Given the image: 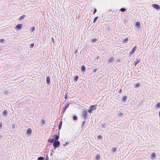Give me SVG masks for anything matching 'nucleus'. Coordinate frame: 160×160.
Masks as SVG:
<instances>
[{
    "label": "nucleus",
    "instance_id": "58836bf2",
    "mask_svg": "<svg viewBox=\"0 0 160 160\" xmlns=\"http://www.w3.org/2000/svg\"><path fill=\"white\" fill-rule=\"evenodd\" d=\"M44 158L42 157H39L38 158V160H43Z\"/></svg>",
    "mask_w": 160,
    "mask_h": 160
},
{
    "label": "nucleus",
    "instance_id": "423d86ee",
    "mask_svg": "<svg viewBox=\"0 0 160 160\" xmlns=\"http://www.w3.org/2000/svg\"><path fill=\"white\" fill-rule=\"evenodd\" d=\"M136 46H135L132 49V50L129 52V55L131 56L133 54L137 49Z\"/></svg>",
    "mask_w": 160,
    "mask_h": 160
},
{
    "label": "nucleus",
    "instance_id": "0eeeda50",
    "mask_svg": "<svg viewBox=\"0 0 160 160\" xmlns=\"http://www.w3.org/2000/svg\"><path fill=\"white\" fill-rule=\"evenodd\" d=\"M135 26L136 27H137V28L140 30L141 28L140 23L138 21L136 22L135 24Z\"/></svg>",
    "mask_w": 160,
    "mask_h": 160
},
{
    "label": "nucleus",
    "instance_id": "4468645a",
    "mask_svg": "<svg viewBox=\"0 0 160 160\" xmlns=\"http://www.w3.org/2000/svg\"><path fill=\"white\" fill-rule=\"evenodd\" d=\"M58 135L55 134L54 136V138H54V140L56 139V140H58V139H59V131H58Z\"/></svg>",
    "mask_w": 160,
    "mask_h": 160
},
{
    "label": "nucleus",
    "instance_id": "13d9d810",
    "mask_svg": "<svg viewBox=\"0 0 160 160\" xmlns=\"http://www.w3.org/2000/svg\"><path fill=\"white\" fill-rule=\"evenodd\" d=\"M68 92H67L66 93V94H67V95H68Z\"/></svg>",
    "mask_w": 160,
    "mask_h": 160
},
{
    "label": "nucleus",
    "instance_id": "864d4df0",
    "mask_svg": "<svg viewBox=\"0 0 160 160\" xmlns=\"http://www.w3.org/2000/svg\"><path fill=\"white\" fill-rule=\"evenodd\" d=\"M77 52V50H75V52H74V54H76Z\"/></svg>",
    "mask_w": 160,
    "mask_h": 160
},
{
    "label": "nucleus",
    "instance_id": "052dcab7",
    "mask_svg": "<svg viewBox=\"0 0 160 160\" xmlns=\"http://www.w3.org/2000/svg\"><path fill=\"white\" fill-rule=\"evenodd\" d=\"M159 115L160 117V111L159 112Z\"/></svg>",
    "mask_w": 160,
    "mask_h": 160
},
{
    "label": "nucleus",
    "instance_id": "7c9ffc66",
    "mask_svg": "<svg viewBox=\"0 0 160 160\" xmlns=\"http://www.w3.org/2000/svg\"><path fill=\"white\" fill-rule=\"evenodd\" d=\"M67 108H65L64 107H63L62 108V113L64 114Z\"/></svg>",
    "mask_w": 160,
    "mask_h": 160
},
{
    "label": "nucleus",
    "instance_id": "473e14b6",
    "mask_svg": "<svg viewBox=\"0 0 160 160\" xmlns=\"http://www.w3.org/2000/svg\"><path fill=\"white\" fill-rule=\"evenodd\" d=\"M69 105V103H68V102H66L65 104L64 107L67 109Z\"/></svg>",
    "mask_w": 160,
    "mask_h": 160
},
{
    "label": "nucleus",
    "instance_id": "4be33fe9",
    "mask_svg": "<svg viewBox=\"0 0 160 160\" xmlns=\"http://www.w3.org/2000/svg\"><path fill=\"white\" fill-rule=\"evenodd\" d=\"M140 85L141 84L140 83H137L134 84V87L135 88H138Z\"/></svg>",
    "mask_w": 160,
    "mask_h": 160
},
{
    "label": "nucleus",
    "instance_id": "412c9836",
    "mask_svg": "<svg viewBox=\"0 0 160 160\" xmlns=\"http://www.w3.org/2000/svg\"><path fill=\"white\" fill-rule=\"evenodd\" d=\"M128 38H125L123 39L122 43H126L128 41Z\"/></svg>",
    "mask_w": 160,
    "mask_h": 160
},
{
    "label": "nucleus",
    "instance_id": "6ab92c4d",
    "mask_svg": "<svg viewBox=\"0 0 160 160\" xmlns=\"http://www.w3.org/2000/svg\"><path fill=\"white\" fill-rule=\"evenodd\" d=\"M101 158L99 154H97L95 157V160H100Z\"/></svg>",
    "mask_w": 160,
    "mask_h": 160
},
{
    "label": "nucleus",
    "instance_id": "603ef678",
    "mask_svg": "<svg viewBox=\"0 0 160 160\" xmlns=\"http://www.w3.org/2000/svg\"><path fill=\"white\" fill-rule=\"evenodd\" d=\"M97 69H98L97 68H95V69H94L93 72H96L97 71Z\"/></svg>",
    "mask_w": 160,
    "mask_h": 160
},
{
    "label": "nucleus",
    "instance_id": "5701e85b",
    "mask_svg": "<svg viewBox=\"0 0 160 160\" xmlns=\"http://www.w3.org/2000/svg\"><path fill=\"white\" fill-rule=\"evenodd\" d=\"M54 140V138H50L48 139V142H50L51 143H53V142H53Z\"/></svg>",
    "mask_w": 160,
    "mask_h": 160
},
{
    "label": "nucleus",
    "instance_id": "6e6d98bb",
    "mask_svg": "<svg viewBox=\"0 0 160 160\" xmlns=\"http://www.w3.org/2000/svg\"><path fill=\"white\" fill-rule=\"evenodd\" d=\"M2 137V135H0V138H1Z\"/></svg>",
    "mask_w": 160,
    "mask_h": 160
},
{
    "label": "nucleus",
    "instance_id": "c9c22d12",
    "mask_svg": "<svg viewBox=\"0 0 160 160\" xmlns=\"http://www.w3.org/2000/svg\"><path fill=\"white\" fill-rule=\"evenodd\" d=\"M3 92L4 94L8 95L9 91L7 90H4L3 91Z\"/></svg>",
    "mask_w": 160,
    "mask_h": 160
},
{
    "label": "nucleus",
    "instance_id": "393cba45",
    "mask_svg": "<svg viewBox=\"0 0 160 160\" xmlns=\"http://www.w3.org/2000/svg\"><path fill=\"white\" fill-rule=\"evenodd\" d=\"M35 30V28L34 26H32L31 27V28L30 30V32H32Z\"/></svg>",
    "mask_w": 160,
    "mask_h": 160
},
{
    "label": "nucleus",
    "instance_id": "bf43d9fd",
    "mask_svg": "<svg viewBox=\"0 0 160 160\" xmlns=\"http://www.w3.org/2000/svg\"><path fill=\"white\" fill-rule=\"evenodd\" d=\"M52 152H54V151H53V150L52 149Z\"/></svg>",
    "mask_w": 160,
    "mask_h": 160
},
{
    "label": "nucleus",
    "instance_id": "ddd939ff",
    "mask_svg": "<svg viewBox=\"0 0 160 160\" xmlns=\"http://www.w3.org/2000/svg\"><path fill=\"white\" fill-rule=\"evenodd\" d=\"M81 71L82 73L86 71V67L84 65H82L81 67Z\"/></svg>",
    "mask_w": 160,
    "mask_h": 160
},
{
    "label": "nucleus",
    "instance_id": "dca6fc26",
    "mask_svg": "<svg viewBox=\"0 0 160 160\" xmlns=\"http://www.w3.org/2000/svg\"><path fill=\"white\" fill-rule=\"evenodd\" d=\"M140 59H138L136 60L135 61L133 62V64L135 65V66H136L140 62Z\"/></svg>",
    "mask_w": 160,
    "mask_h": 160
},
{
    "label": "nucleus",
    "instance_id": "79ce46f5",
    "mask_svg": "<svg viewBox=\"0 0 160 160\" xmlns=\"http://www.w3.org/2000/svg\"><path fill=\"white\" fill-rule=\"evenodd\" d=\"M123 113L122 112H120L118 114V115L120 117H122L123 115Z\"/></svg>",
    "mask_w": 160,
    "mask_h": 160
},
{
    "label": "nucleus",
    "instance_id": "2f4dec72",
    "mask_svg": "<svg viewBox=\"0 0 160 160\" xmlns=\"http://www.w3.org/2000/svg\"><path fill=\"white\" fill-rule=\"evenodd\" d=\"M126 9L125 8H121L120 9V11L121 12H125V11H126Z\"/></svg>",
    "mask_w": 160,
    "mask_h": 160
},
{
    "label": "nucleus",
    "instance_id": "6e6552de",
    "mask_svg": "<svg viewBox=\"0 0 160 160\" xmlns=\"http://www.w3.org/2000/svg\"><path fill=\"white\" fill-rule=\"evenodd\" d=\"M32 133V130L31 128H29L27 130L26 134L28 136H30Z\"/></svg>",
    "mask_w": 160,
    "mask_h": 160
},
{
    "label": "nucleus",
    "instance_id": "f257e3e1",
    "mask_svg": "<svg viewBox=\"0 0 160 160\" xmlns=\"http://www.w3.org/2000/svg\"><path fill=\"white\" fill-rule=\"evenodd\" d=\"M97 106V104L90 106L88 109V112L91 114L92 113L93 111L95 110L96 109Z\"/></svg>",
    "mask_w": 160,
    "mask_h": 160
},
{
    "label": "nucleus",
    "instance_id": "c756f323",
    "mask_svg": "<svg viewBox=\"0 0 160 160\" xmlns=\"http://www.w3.org/2000/svg\"><path fill=\"white\" fill-rule=\"evenodd\" d=\"M156 108L159 109L160 108V102L158 103L156 105Z\"/></svg>",
    "mask_w": 160,
    "mask_h": 160
},
{
    "label": "nucleus",
    "instance_id": "c03bdc74",
    "mask_svg": "<svg viewBox=\"0 0 160 160\" xmlns=\"http://www.w3.org/2000/svg\"><path fill=\"white\" fill-rule=\"evenodd\" d=\"M68 144H69V142H65V144H64L63 145V147H65V146H66V145H68Z\"/></svg>",
    "mask_w": 160,
    "mask_h": 160
},
{
    "label": "nucleus",
    "instance_id": "a878e982",
    "mask_svg": "<svg viewBox=\"0 0 160 160\" xmlns=\"http://www.w3.org/2000/svg\"><path fill=\"white\" fill-rule=\"evenodd\" d=\"M117 148L116 147H113L112 148L111 152H115L117 150Z\"/></svg>",
    "mask_w": 160,
    "mask_h": 160
},
{
    "label": "nucleus",
    "instance_id": "9d476101",
    "mask_svg": "<svg viewBox=\"0 0 160 160\" xmlns=\"http://www.w3.org/2000/svg\"><path fill=\"white\" fill-rule=\"evenodd\" d=\"M157 157V155L156 153L153 152L151 155L150 158L152 159H155Z\"/></svg>",
    "mask_w": 160,
    "mask_h": 160
},
{
    "label": "nucleus",
    "instance_id": "c85d7f7f",
    "mask_svg": "<svg viewBox=\"0 0 160 160\" xmlns=\"http://www.w3.org/2000/svg\"><path fill=\"white\" fill-rule=\"evenodd\" d=\"M113 59L114 58L113 57H111L108 61L110 63H111L113 62Z\"/></svg>",
    "mask_w": 160,
    "mask_h": 160
},
{
    "label": "nucleus",
    "instance_id": "20e7f679",
    "mask_svg": "<svg viewBox=\"0 0 160 160\" xmlns=\"http://www.w3.org/2000/svg\"><path fill=\"white\" fill-rule=\"evenodd\" d=\"M151 6L153 8L157 11L160 10V5L157 4H152Z\"/></svg>",
    "mask_w": 160,
    "mask_h": 160
},
{
    "label": "nucleus",
    "instance_id": "f03ea898",
    "mask_svg": "<svg viewBox=\"0 0 160 160\" xmlns=\"http://www.w3.org/2000/svg\"><path fill=\"white\" fill-rule=\"evenodd\" d=\"M60 142L59 140H55L53 143V148L54 150L57 148H59L60 146Z\"/></svg>",
    "mask_w": 160,
    "mask_h": 160
},
{
    "label": "nucleus",
    "instance_id": "39448f33",
    "mask_svg": "<svg viewBox=\"0 0 160 160\" xmlns=\"http://www.w3.org/2000/svg\"><path fill=\"white\" fill-rule=\"evenodd\" d=\"M22 27V24H18L16 26L15 29L17 31H19Z\"/></svg>",
    "mask_w": 160,
    "mask_h": 160
},
{
    "label": "nucleus",
    "instance_id": "09e8293b",
    "mask_svg": "<svg viewBox=\"0 0 160 160\" xmlns=\"http://www.w3.org/2000/svg\"><path fill=\"white\" fill-rule=\"evenodd\" d=\"M73 102V101H71L70 102L68 103H69V105L70 104H72V103H74Z\"/></svg>",
    "mask_w": 160,
    "mask_h": 160
},
{
    "label": "nucleus",
    "instance_id": "1a4fd4ad",
    "mask_svg": "<svg viewBox=\"0 0 160 160\" xmlns=\"http://www.w3.org/2000/svg\"><path fill=\"white\" fill-rule=\"evenodd\" d=\"M46 82L47 84L48 85H50L51 84L50 78L49 76H48L46 77Z\"/></svg>",
    "mask_w": 160,
    "mask_h": 160
},
{
    "label": "nucleus",
    "instance_id": "4c0bfd02",
    "mask_svg": "<svg viewBox=\"0 0 160 160\" xmlns=\"http://www.w3.org/2000/svg\"><path fill=\"white\" fill-rule=\"evenodd\" d=\"M16 126V125L15 123H14L12 124V129H14L15 128Z\"/></svg>",
    "mask_w": 160,
    "mask_h": 160
},
{
    "label": "nucleus",
    "instance_id": "3c124183",
    "mask_svg": "<svg viewBox=\"0 0 160 160\" xmlns=\"http://www.w3.org/2000/svg\"><path fill=\"white\" fill-rule=\"evenodd\" d=\"M64 98L65 99H67L68 98V95H67V94H65V96Z\"/></svg>",
    "mask_w": 160,
    "mask_h": 160
},
{
    "label": "nucleus",
    "instance_id": "9b49d317",
    "mask_svg": "<svg viewBox=\"0 0 160 160\" xmlns=\"http://www.w3.org/2000/svg\"><path fill=\"white\" fill-rule=\"evenodd\" d=\"M98 38H99L98 37V38H92L90 40V42L91 43H94L95 42L98 41Z\"/></svg>",
    "mask_w": 160,
    "mask_h": 160
},
{
    "label": "nucleus",
    "instance_id": "f3484780",
    "mask_svg": "<svg viewBox=\"0 0 160 160\" xmlns=\"http://www.w3.org/2000/svg\"><path fill=\"white\" fill-rule=\"evenodd\" d=\"M79 78V76L78 75H76L74 77L73 79V82H76Z\"/></svg>",
    "mask_w": 160,
    "mask_h": 160
},
{
    "label": "nucleus",
    "instance_id": "f8f14e48",
    "mask_svg": "<svg viewBox=\"0 0 160 160\" xmlns=\"http://www.w3.org/2000/svg\"><path fill=\"white\" fill-rule=\"evenodd\" d=\"M8 112L6 110H4L2 112V115L3 117H6L8 115Z\"/></svg>",
    "mask_w": 160,
    "mask_h": 160
},
{
    "label": "nucleus",
    "instance_id": "4d7b16f0",
    "mask_svg": "<svg viewBox=\"0 0 160 160\" xmlns=\"http://www.w3.org/2000/svg\"><path fill=\"white\" fill-rule=\"evenodd\" d=\"M50 155L51 156H52V155H53V154L52 153H51V154H50Z\"/></svg>",
    "mask_w": 160,
    "mask_h": 160
},
{
    "label": "nucleus",
    "instance_id": "680f3d73",
    "mask_svg": "<svg viewBox=\"0 0 160 160\" xmlns=\"http://www.w3.org/2000/svg\"><path fill=\"white\" fill-rule=\"evenodd\" d=\"M139 72H140V71H138V73Z\"/></svg>",
    "mask_w": 160,
    "mask_h": 160
},
{
    "label": "nucleus",
    "instance_id": "72a5a7b5",
    "mask_svg": "<svg viewBox=\"0 0 160 160\" xmlns=\"http://www.w3.org/2000/svg\"><path fill=\"white\" fill-rule=\"evenodd\" d=\"M34 43H31L30 45V48H33L34 46Z\"/></svg>",
    "mask_w": 160,
    "mask_h": 160
},
{
    "label": "nucleus",
    "instance_id": "de8ad7c7",
    "mask_svg": "<svg viewBox=\"0 0 160 160\" xmlns=\"http://www.w3.org/2000/svg\"><path fill=\"white\" fill-rule=\"evenodd\" d=\"M2 123L1 122H0V130L2 128Z\"/></svg>",
    "mask_w": 160,
    "mask_h": 160
},
{
    "label": "nucleus",
    "instance_id": "2eb2a0df",
    "mask_svg": "<svg viewBox=\"0 0 160 160\" xmlns=\"http://www.w3.org/2000/svg\"><path fill=\"white\" fill-rule=\"evenodd\" d=\"M127 98V97L126 95L123 96L122 98V102H126Z\"/></svg>",
    "mask_w": 160,
    "mask_h": 160
},
{
    "label": "nucleus",
    "instance_id": "49530a36",
    "mask_svg": "<svg viewBox=\"0 0 160 160\" xmlns=\"http://www.w3.org/2000/svg\"><path fill=\"white\" fill-rule=\"evenodd\" d=\"M122 92V90L121 89H120L118 91V93H121Z\"/></svg>",
    "mask_w": 160,
    "mask_h": 160
},
{
    "label": "nucleus",
    "instance_id": "a18cd8bd",
    "mask_svg": "<svg viewBox=\"0 0 160 160\" xmlns=\"http://www.w3.org/2000/svg\"><path fill=\"white\" fill-rule=\"evenodd\" d=\"M97 11V9L96 8H94V11H93V14H94Z\"/></svg>",
    "mask_w": 160,
    "mask_h": 160
},
{
    "label": "nucleus",
    "instance_id": "37998d69",
    "mask_svg": "<svg viewBox=\"0 0 160 160\" xmlns=\"http://www.w3.org/2000/svg\"><path fill=\"white\" fill-rule=\"evenodd\" d=\"M45 160H49V157H48V154L46 155V157L45 158Z\"/></svg>",
    "mask_w": 160,
    "mask_h": 160
},
{
    "label": "nucleus",
    "instance_id": "5fc2aeb1",
    "mask_svg": "<svg viewBox=\"0 0 160 160\" xmlns=\"http://www.w3.org/2000/svg\"><path fill=\"white\" fill-rule=\"evenodd\" d=\"M99 56H98L97 58H96V59H98L99 58Z\"/></svg>",
    "mask_w": 160,
    "mask_h": 160
},
{
    "label": "nucleus",
    "instance_id": "ea45409f",
    "mask_svg": "<svg viewBox=\"0 0 160 160\" xmlns=\"http://www.w3.org/2000/svg\"><path fill=\"white\" fill-rule=\"evenodd\" d=\"M97 138L98 139H101L102 138V137L101 135H98L97 136Z\"/></svg>",
    "mask_w": 160,
    "mask_h": 160
},
{
    "label": "nucleus",
    "instance_id": "f704fd0d",
    "mask_svg": "<svg viewBox=\"0 0 160 160\" xmlns=\"http://www.w3.org/2000/svg\"><path fill=\"white\" fill-rule=\"evenodd\" d=\"M98 18V16L95 17L94 18V20H93V23H95V22L97 20Z\"/></svg>",
    "mask_w": 160,
    "mask_h": 160
},
{
    "label": "nucleus",
    "instance_id": "a211bd4d",
    "mask_svg": "<svg viewBox=\"0 0 160 160\" xmlns=\"http://www.w3.org/2000/svg\"><path fill=\"white\" fill-rule=\"evenodd\" d=\"M86 121L85 120H84L83 121L82 124L81 125V127L82 128H86Z\"/></svg>",
    "mask_w": 160,
    "mask_h": 160
},
{
    "label": "nucleus",
    "instance_id": "b1692460",
    "mask_svg": "<svg viewBox=\"0 0 160 160\" xmlns=\"http://www.w3.org/2000/svg\"><path fill=\"white\" fill-rule=\"evenodd\" d=\"M72 119L73 121L77 120L78 119V117L77 115H74L73 116Z\"/></svg>",
    "mask_w": 160,
    "mask_h": 160
},
{
    "label": "nucleus",
    "instance_id": "bb28decb",
    "mask_svg": "<svg viewBox=\"0 0 160 160\" xmlns=\"http://www.w3.org/2000/svg\"><path fill=\"white\" fill-rule=\"evenodd\" d=\"M101 126V127L103 128H104V129L106 128L107 125H106V123H102Z\"/></svg>",
    "mask_w": 160,
    "mask_h": 160
},
{
    "label": "nucleus",
    "instance_id": "8fccbe9b",
    "mask_svg": "<svg viewBox=\"0 0 160 160\" xmlns=\"http://www.w3.org/2000/svg\"><path fill=\"white\" fill-rule=\"evenodd\" d=\"M52 41L53 43H54L55 41L54 39V38L53 37L52 38Z\"/></svg>",
    "mask_w": 160,
    "mask_h": 160
},
{
    "label": "nucleus",
    "instance_id": "cd10ccee",
    "mask_svg": "<svg viewBox=\"0 0 160 160\" xmlns=\"http://www.w3.org/2000/svg\"><path fill=\"white\" fill-rule=\"evenodd\" d=\"M25 17L26 15H23L20 16V17L19 18L18 20H22Z\"/></svg>",
    "mask_w": 160,
    "mask_h": 160
},
{
    "label": "nucleus",
    "instance_id": "a19ab883",
    "mask_svg": "<svg viewBox=\"0 0 160 160\" xmlns=\"http://www.w3.org/2000/svg\"><path fill=\"white\" fill-rule=\"evenodd\" d=\"M4 39L3 38L0 39V43H3L4 42Z\"/></svg>",
    "mask_w": 160,
    "mask_h": 160
},
{
    "label": "nucleus",
    "instance_id": "7ed1b4c3",
    "mask_svg": "<svg viewBox=\"0 0 160 160\" xmlns=\"http://www.w3.org/2000/svg\"><path fill=\"white\" fill-rule=\"evenodd\" d=\"M88 110L83 111L82 112V116L83 118V119L86 120L88 118Z\"/></svg>",
    "mask_w": 160,
    "mask_h": 160
},
{
    "label": "nucleus",
    "instance_id": "aec40b11",
    "mask_svg": "<svg viewBox=\"0 0 160 160\" xmlns=\"http://www.w3.org/2000/svg\"><path fill=\"white\" fill-rule=\"evenodd\" d=\"M62 125V120L61 121L59 124V125L58 126V128L59 130H60L61 128V127Z\"/></svg>",
    "mask_w": 160,
    "mask_h": 160
},
{
    "label": "nucleus",
    "instance_id": "e433bc0d",
    "mask_svg": "<svg viewBox=\"0 0 160 160\" xmlns=\"http://www.w3.org/2000/svg\"><path fill=\"white\" fill-rule=\"evenodd\" d=\"M45 120L44 119H42L41 120V122L42 123V124L43 125L45 123Z\"/></svg>",
    "mask_w": 160,
    "mask_h": 160
}]
</instances>
